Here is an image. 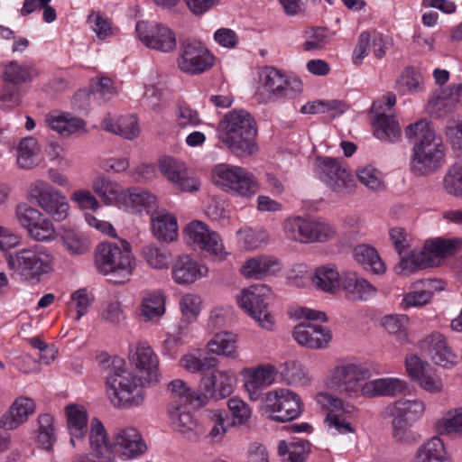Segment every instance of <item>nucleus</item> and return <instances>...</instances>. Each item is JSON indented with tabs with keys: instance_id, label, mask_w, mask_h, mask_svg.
I'll use <instances>...</instances> for the list:
<instances>
[{
	"instance_id": "obj_1",
	"label": "nucleus",
	"mask_w": 462,
	"mask_h": 462,
	"mask_svg": "<svg viewBox=\"0 0 462 462\" xmlns=\"http://www.w3.org/2000/svg\"><path fill=\"white\" fill-rule=\"evenodd\" d=\"M408 139L416 138L412 149L411 169L416 175L432 174L445 162L446 148L427 120L409 125L405 129Z\"/></svg>"
},
{
	"instance_id": "obj_2",
	"label": "nucleus",
	"mask_w": 462,
	"mask_h": 462,
	"mask_svg": "<svg viewBox=\"0 0 462 462\" xmlns=\"http://www.w3.org/2000/svg\"><path fill=\"white\" fill-rule=\"evenodd\" d=\"M257 127L254 118L245 110L228 112L218 125V138L236 156L257 152Z\"/></svg>"
},
{
	"instance_id": "obj_3",
	"label": "nucleus",
	"mask_w": 462,
	"mask_h": 462,
	"mask_svg": "<svg viewBox=\"0 0 462 462\" xmlns=\"http://www.w3.org/2000/svg\"><path fill=\"white\" fill-rule=\"evenodd\" d=\"M107 395L117 408L138 407L144 401L143 387L145 382L128 371L124 359L115 356L107 366Z\"/></svg>"
},
{
	"instance_id": "obj_4",
	"label": "nucleus",
	"mask_w": 462,
	"mask_h": 462,
	"mask_svg": "<svg viewBox=\"0 0 462 462\" xmlns=\"http://www.w3.org/2000/svg\"><path fill=\"white\" fill-rule=\"evenodd\" d=\"M120 245L104 242L95 249V266L99 273L109 275L116 282L128 281L134 268L131 245L125 240Z\"/></svg>"
},
{
	"instance_id": "obj_5",
	"label": "nucleus",
	"mask_w": 462,
	"mask_h": 462,
	"mask_svg": "<svg viewBox=\"0 0 462 462\" xmlns=\"http://www.w3.org/2000/svg\"><path fill=\"white\" fill-rule=\"evenodd\" d=\"M8 267L21 280L32 284L40 282L53 270V256L43 246L35 245L16 251L6 257Z\"/></svg>"
},
{
	"instance_id": "obj_6",
	"label": "nucleus",
	"mask_w": 462,
	"mask_h": 462,
	"mask_svg": "<svg viewBox=\"0 0 462 462\" xmlns=\"http://www.w3.org/2000/svg\"><path fill=\"white\" fill-rule=\"evenodd\" d=\"M301 91L302 81L299 78L287 77L273 67H264L255 96L260 103H268L295 98Z\"/></svg>"
},
{
	"instance_id": "obj_7",
	"label": "nucleus",
	"mask_w": 462,
	"mask_h": 462,
	"mask_svg": "<svg viewBox=\"0 0 462 462\" xmlns=\"http://www.w3.org/2000/svg\"><path fill=\"white\" fill-rule=\"evenodd\" d=\"M461 248V238L446 239L438 237L427 241L420 253H412L410 258L402 257L398 267L402 271L410 272L423 269L438 263L442 258L455 254Z\"/></svg>"
},
{
	"instance_id": "obj_8",
	"label": "nucleus",
	"mask_w": 462,
	"mask_h": 462,
	"mask_svg": "<svg viewBox=\"0 0 462 462\" xmlns=\"http://www.w3.org/2000/svg\"><path fill=\"white\" fill-rule=\"evenodd\" d=\"M282 229L287 239L301 244L324 243L337 235L329 223L300 216L286 218Z\"/></svg>"
},
{
	"instance_id": "obj_9",
	"label": "nucleus",
	"mask_w": 462,
	"mask_h": 462,
	"mask_svg": "<svg viewBox=\"0 0 462 462\" xmlns=\"http://www.w3.org/2000/svg\"><path fill=\"white\" fill-rule=\"evenodd\" d=\"M212 178L223 190L241 197H251L258 190L254 175L239 166L218 164L212 171Z\"/></svg>"
},
{
	"instance_id": "obj_10",
	"label": "nucleus",
	"mask_w": 462,
	"mask_h": 462,
	"mask_svg": "<svg viewBox=\"0 0 462 462\" xmlns=\"http://www.w3.org/2000/svg\"><path fill=\"white\" fill-rule=\"evenodd\" d=\"M29 195L36 204L54 221L65 220L69 212L67 198L49 183L36 180L31 184Z\"/></svg>"
},
{
	"instance_id": "obj_11",
	"label": "nucleus",
	"mask_w": 462,
	"mask_h": 462,
	"mask_svg": "<svg viewBox=\"0 0 462 462\" xmlns=\"http://www.w3.org/2000/svg\"><path fill=\"white\" fill-rule=\"evenodd\" d=\"M369 370L356 364L336 366L328 379V387L332 391L353 397L362 393L361 382L369 376Z\"/></svg>"
},
{
	"instance_id": "obj_12",
	"label": "nucleus",
	"mask_w": 462,
	"mask_h": 462,
	"mask_svg": "<svg viewBox=\"0 0 462 462\" xmlns=\"http://www.w3.org/2000/svg\"><path fill=\"white\" fill-rule=\"evenodd\" d=\"M266 410L275 421L285 422L298 418L303 411L300 397L289 389H277L268 392L264 399Z\"/></svg>"
},
{
	"instance_id": "obj_13",
	"label": "nucleus",
	"mask_w": 462,
	"mask_h": 462,
	"mask_svg": "<svg viewBox=\"0 0 462 462\" xmlns=\"http://www.w3.org/2000/svg\"><path fill=\"white\" fill-rule=\"evenodd\" d=\"M315 167L319 178L336 193L346 194L353 190L354 178L340 161L331 157H319Z\"/></svg>"
},
{
	"instance_id": "obj_14",
	"label": "nucleus",
	"mask_w": 462,
	"mask_h": 462,
	"mask_svg": "<svg viewBox=\"0 0 462 462\" xmlns=\"http://www.w3.org/2000/svg\"><path fill=\"white\" fill-rule=\"evenodd\" d=\"M214 61V55L200 42L186 41L181 44L178 67L182 72L201 74L210 69Z\"/></svg>"
},
{
	"instance_id": "obj_15",
	"label": "nucleus",
	"mask_w": 462,
	"mask_h": 462,
	"mask_svg": "<svg viewBox=\"0 0 462 462\" xmlns=\"http://www.w3.org/2000/svg\"><path fill=\"white\" fill-rule=\"evenodd\" d=\"M135 30L140 41L148 48L169 52L177 45L175 33L163 24L141 21Z\"/></svg>"
},
{
	"instance_id": "obj_16",
	"label": "nucleus",
	"mask_w": 462,
	"mask_h": 462,
	"mask_svg": "<svg viewBox=\"0 0 462 462\" xmlns=\"http://www.w3.org/2000/svg\"><path fill=\"white\" fill-rule=\"evenodd\" d=\"M271 296V289L260 283L243 289L236 300L238 306L251 318H269L268 300Z\"/></svg>"
},
{
	"instance_id": "obj_17",
	"label": "nucleus",
	"mask_w": 462,
	"mask_h": 462,
	"mask_svg": "<svg viewBox=\"0 0 462 462\" xmlns=\"http://www.w3.org/2000/svg\"><path fill=\"white\" fill-rule=\"evenodd\" d=\"M318 403L328 409L326 421L329 428L335 429L338 433L353 432L351 423L345 418L346 414L354 411L355 407L350 403H344L343 401L328 393H319L316 396Z\"/></svg>"
},
{
	"instance_id": "obj_18",
	"label": "nucleus",
	"mask_w": 462,
	"mask_h": 462,
	"mask_svg": "<svg viewBox=\"0 0 462 462\" xmlns=\"http://www.w3.org/2000/svg\"><path fill=\"white\" fill-rule=\"evenodd\" d=\"M417 346L422 356L430 358L437 365L449 367L456 364L457 356L439 332L434 331L425 336L417 343Z\"/></svg>"
},
{
	"instance_id": "obj_19",
	"label": "nucleus",
	"mask_w": 462,
	"mask_h": 462,
	"mask_svg": "<svg viewBox=\"0 0 462 462\" xmlns=\"http://www.w3.org/2000/svg\"><path fill=\"white\" fill-rule=\"evenodd\" d=\"M158 166L162 174L181 191L191 192L199 189V180L189 174L183 162L172 156H163L159 159Z\"/></svg>"
},
{
	"instance_id": "obj_20",
	"label": "nucleus",
	"mask_w": 462,
	"mask_h": 462,
	"mask_svg": "<svg viewBox=\"0 0 462 462\" xmlns=\"http://www.w3.org/2000/svg\"><path fill=\"white\" fill-rule=\"evenodd\" d=\"M184 232L189 242L200 250L215 255L223 254L224 245L220 236L217 232L209 230L203 222L199 220L190 222Z\"/></svg>"
},
{
	"instance_id": "obj_21",
	"label": "nucleus",
	"mask_w": 462,
	"mask_h": 462,
	"mask_svg": "<svg viewBox=\"0 0 462 462\" xmlns=\"http://www.w3.org/2000/svg\"><path fill=\"white\" fill-rule=\"evenodd\" d=\"M147 446L134 428L119 429L114 434L112 453L127 460L145 453Z\"/></svg>"
},
{
	"instance_id": "obj_22",
	"label": "nucleus",
	"mask_w": 462,
	"mask_h": 462,
	"mask_svg": "<svg viewBox=\"0 0 462 462\" xmlns=\"http://www.w3.org/2000/svg\"><path fill=\"white\" fill-rule=\"evenodd\" d=\"M130 363L141 374L140 378L145 383H157L159 381V360L152 348L140 344L129 354Z\"/></svg>"
},
{
	"instance_id": "obj_23",
	"label": "nucleus",
	"mask_w": 462,
	"mask_h": 462,
	"mask_svg": "<svg viewBox=\"0 0 462 462\" xmlns=\"http://www.w3.org/2000/svg\"><path fill=\"white\" fill-rule=\"evenodd\" d=\"M167 392L171 399L169 406L175 404L177 407H187L190 404L195 407H202L207 404L208 396L206 394L193 391L180 379L171 381L167 384Z\"/></svg>"
},
{
	"instance_id": "obj_24",
	"label": "nucleus",
	"mask_w": 462,
	"mask_h": 462,
	"mask_svg": "<svg viewBox=\"0 0 462 462\" xmlns=\"http://www.w3.org/2000/svg\"><path fill=\"white\" fill-rule=\"evenodd\" d=\"M207 273V266L199 263L187 255L178 257L172 266V278L176 283L180 285L193 283Z\"/></svg>"
},
{
	"instance_id": "obj_25",
	"label": "nucleus",
	"mask_w": 462,
	"mask_h": 462,
	"mask_svg": "<svg viewBox=\"0 0 462 462\" xmlns=\"http://www.w3.org/2000/svg\"><path fill=\"white\" fill-rule=\"evenodd\" d=\"M173 429L185 438L195 440L200 433L197 419L187 407L169 406L168 411Z\"/></svg>"
},
{
	"instance_id": "obj_26",
	"label": "nucleus",
	"mask_w": 462,
	"mask_h": 462,
	"mask_svg": "<svg viewBox=\"0 0 462 462\" xmlns=\"http://www.w3.org/2000/svg\"><path fill=\"white\" fill-rule=\"evenodd\" d=\"M201 384L208 398L214 400L224 399L233 391L232 377L224 371L213 370L209 375H203Z\"/></svg>"
},
{
	"instance_id": "obj_27",
	"label": "nucleus",
	"mask_w": 462,
	"mask_h": 462,
	"mask_svg": "<svg viewBox=\"0 0 462 462\" xmlns=\"http://www.w3.org/2000/svg\"><path fill=\"white\" fill-rule=\"evenodd\" d=\"M46 123L50 128L64 137L78 133H87L86 122L69 113H51L46 116Z\"/></svg>"
},
{
	"instance_id": "obj_28",
	"label": "nucleus",
	"mask_w": 462,
	"mask_h": 462,
	"mask_svg": "<svg viewBox=\"0 0 462 462\" xmlns=\"http://www.w3.org/2000/svg\"><path fill=\"white\" fill-rule=\"evenodd\" d=\"M34 411L35 403L32 399L18 398L10 407L8 412L0 419V427L5 430L15 429L26 421L28 416Z\"/></svg>"
},
{
	"instance_id": "obj_29",
	"label": "nucleus",
	"mask_w": 462,
	"mask_h": 462,
	"mask_svg": "<svg viewBox=\"0 0 462 462\" xmlns=\"http://www.w3.org/2000/svg\"><path fill=\"white\" fill-rule=\"evenodd\" d=\"M279 260L269 255L248 259L242 266L241 273L247 278L262 279L281 270Z\"/></svg>"
},
{
	"instance_id": "obj_30",
	"label": "nucleus",
	"mask_w": 462,
	"mask_h": 462,
	"mask_svg": "<svg viewBox=\"0 0 462 462\" xmlns=\"http://www.w3.org/2000/svg\"><path fill=\"white\" fill-rule=\"evenodd\" d=\"M407 383L397 378H381L365 383L362 386V394L366 397L393 396L402 393Z\"/></svg>"
},
{
	"instance_id": "obj_31",
	"label": "nucleus",
	"mask_w": 462,
	"mask_h": 462,
	"mask_svg": "<svg viewBox=\"0 0 462 462\" xmlns=\"http://www.w3.org/2000/svg\"><path fill=\"white\" fill-rule=\"evenodd\" d=\"M152 231L162 241L171 242L178 236L176 218L165 210L156 211L152 216Z\"/></svg>"
},
{
	"instance_id": "obj_32",
	"label": "nucleus",
	"mask_w": 462,
	"mask_h": 462,
	"mask_svg": "<svg viewBox=\"0 0 462 462\" xmlns=\"http://www.w3.org/2000/svg\"><path fill=\"white\" fill-rule=\"evenodd\" d=\"M101 125L104 130L128 140L135 139L140 134L138 122L134 115L122 116L116 121L107 116L102 120Z\"/></svg>"
},
{
	"instance_id": "obj_33",
	"label": "nucleus",
	"mask_w": 462,
	"mask_h": 462,
	"mask_svg": "<svg viewBox=\"0 0 462 462\" xmlns=\"http://www.w3.org/2000/svg\"><path fill=\"white\" fill-rule=\"evenodd\" d=\"M275 368L273 365L259 366L253 370L245 383V388L253 401L258 400L261 390L271 385L275 380Z\"/></svg>"
},
{
	"instance_id": "obj_34",
	"label": "nucleus",
	"mask_w": 462,
	"mask_h": 462,
	"mask_svg": "<svg viewBox=\"0 0 462 462\" xmlns=\"http://www.w3.org/2000/svg\"><path fill=\"white\" fill-rule=\"evenodd\" d=\"M67 428L70 443L75 446V439H83L88 431V412L84 407L69 404L66 407Z\"/></svg>"
},
{
	"instance_id": "obj_35",
	"label": "nucleus",
	"mask_w": 462,
	"mask_h": 462,
	"mask_svg": "<svg viewBox=\"0 0 462 462\" xmlns=\"http://www.w3.org/2000/svg\"><path fill=\"white\" fill-rule=\"evenodd\" d=\"M343 289L350 300H366L375 293V288L355 273L345 275Z\"/></svg>"
},
{
	"instance_id": "obj_36",
	"label": "nucleus",
	"mask_w": 462,
	"mask_h": 462,
	"mask_svg": "<svg viewBox=\"0 0 462 462\" xmlns=\"http://www.w3.org/2000/svg\"><path fill=\"white\" fill-rule=\"evenodd\" d=\"M92 189L106 205L121 203L124 199L125 189L122 186L105 175H99L93 180Z\"/></svg>"
},
{
	"instance_id": "obj_37",
	"label": "nucleus",
	"mask_w": 462,
	"mask_h": 462,
	"mask_svg": "<svg viewBox=\"0 0 462 462\" xmlns=\"http://www.w3.org/2000/svg\"><path fill=\"white\" fill-rule=\"evenodd\" d=\"M374 136L384 143H395L401 139L402 132L394 116L378 114L374 121Z\"/></svg>"
},
{
	"instance_id": "obj_38",
	"label": "nucleus",
	"mask_w": 462,
	"mask_h": 462,
	"mask_svg": "<svg viewBox=\"0 0 462 462\" xmlns=\"http://www.w3.org/2000/svg\"><path fill=\"white\" fill-rule=\"evenodd\" d=\"M311 281L317 289L331 294L336 293L340 287L339 273L333 264L317 267Z\"/></svg>"
},
{
	"instance_id": "obj_39",
	"label": "nucleus",
	"mask_w": 462,
	"mask_h": 462,
	"mask_svg": "<svg viewBox=\"0 0 462 462\" xmlns=\"http://www.w3.org/2000/svg\"><path fill=\"white\" fill-rule=\"evenodd\" d=\"M415 462H450V458L442 440L439 437H434L419 448Z\"/></svg>"
},
{
	"instance_id": "obj_40",
	"label": "nucleus",
	"mask_w": 462,
	"mask_h": 462,
	"mask_svg": "<svg viewBox=\"0 0 462 462\" xmlns=\"http://www.w3.org/2000/svg\"><path fill=\"white\" fill-rule=\"evenodd\" d=\"M310 452V443L306 439H294L290 443L281 440L278 444V454L282 457L288 454L282 462H305Z\"/></svg>"
},
{
	"instance_id": "obj_41",
	"label": "nucleus",
	"mask_w": 462,
	"mask_h": 462,
	"mask_svg": "<svg viewBox=\"0 0 462 462\" xmlns=\"http://www.w3.org/2000/svg\"><path fill=\"white\" fill-rule=\"evenodd\" d=\"M354 259L365 269L381 274L385 272V265L377 251L368 245H358L353 251Z\"/></svg>"
},
{
	"instance_id": "obj_42",
	"label": "nucleus",
	"mask_w": 462,
	"mask_h": 462,
	"mask_svg": "<svg viewBox=\"0 0 462 462\" xmlns=\"http://www.w3.org/2000/svg\"><path fill=\"white\" fill-rule=\"evenodd\" d=\"M89 444L92 451L98 457H103L112 453V445L107 440L105 427L97 418L91 420Z\"/></svg>"
},
{
	"instance_id": "obj_43",
	"label": "nucleus",
	"mask_w": 462,
	"mask_h": 462,
	"mask_svg": "<svg viewBox=\"0 0 462 462\" xmlns=\"http://www.w3.org/2000/svg\"><path fill=\"white\" fill-rule=\"evenodd\" d=\"M141 256L154 270L168 269L171 260V252L164 246L147 244L141 250Z\"/></svg>"
},
{
	"instance_id": "obj_44",
	"label": "nucleus",
	"mask_w": 462,
	"mask_h": 462,
	"mask_svg": "<svg viewBox=\"0 0 462 462\" xmlns=\"http://www.w3.org/2000/svg\"><path fill=\"white\" fill-rule=\"evenodd\" d=\"M425 405L420 400H398L393 405L388 406L390 415L401 416L413 423L424 412Z\"/></svg>"
},
{
	"instance_id": "obj_45",
	"label": "nucleus",
	"mask_w": 462,
	"mask_h": 462,
	"mask_svg": "<svg viewBox=\"0 0 462 462\" xmlns=\"http://www.w3.org/2000/svg\"><path fill=\"white\" fill-rule=\"evenodd\" d=\"M60 236L63 247L70 255H82L90 250L88 238L79 231L66 229Z\"/></svg>"
},
{
	"instance_id": "obj_46",
	"label": "nucleus",
	"mask_w": 462,
	"mask_h": 462,
	"mask_svg": "<svg viewBox=\"0 0 462 462\" xmlns=\"http://www.w3.org/2000/svg\"><path fill=\"white\" fill-rule=\"evenodd\" d=\"M40 152L39 144L33 137H26L20 141L17 146L16 162L19 168L29 170L36 164Z\"/></svg>"
},
{
	"instance_id": "obj_47",
	"label": "nucleus",
	"mask_w": 462,
	"mask_h": 462,
	"mask_svg": "<svg viewBox=\"0 0 462 462\" xmlns=\"http://www.w3.org/2000/svg\"><path fill=\"white\" fill-rule=\"evenodd\" d=\"M139 310L143 318H161L166 311V296L161 291L148 292L143 297Z\"/></svg>"
},
{
	"instance_id": "obj_48",
	"label": "nucleus",
	"mask_w": 462,
	"mask_h": 462,
	"mask_svg": "<svg viewBox=\"0 0 462 462\" xmlns=\"http://www.w3.org/2000/svg\"><path fill=\"white\" fill-rule=\"evenodd\" d=\"M423 78L413 67H406L395 83V89L401 95L421 91Z\"/></svg>"
},
{
	"instance_id": "obj_49",
	"label": "nucleus",
	"mask_w": 462,
	"mask_h": 462,
	"mask_svg": "<svg viewBox=\"0 0 462 462\" xmlns=\"http://www.w3.org/2000/svg\"><path fill=\"white\" fill-rule=\"evenodd\" d=\"M212 354L235 357L236 349V336L231 332L223 331L215 337L207 345Z\"/></svg>"
},
{
	"instance_id": "obj_50",
	"label": "nucleus",
	"mask_w": 462,
	"mask_h": 462,
	"mask_svg": "<svg viewBox=\"0 0 462 462\" xmlns=\"http://www.w3.org/2000/svg\"><path fill=\"white\" fill-rule=\"evenodd\" d=\"M155 197L148 191L134 188L124 191V199L121 203L127 208L138 210L141 208H153L155 206Z\"/></svg>"
},
{
	"instance_id": "obj_51",
	"label": "nucleus",
	"mask_w": 462,
	"mask_h": 462,
	"mask_svg": "<svg viewBox=\"0 0 462 462\" xmlns=\"http://www.w3.org/2000/svg\"><path fill=\"white\" fill-rule=\"evenodd\" d=\"M238 235L243 247L246 250L261 248L268 244L269 235L263 228L245 227L239 230Z\"/></svg>"
},
{
	"instance_id": "obj_52",
	"label": "nucleus",
	"mask_w": 462,
	"mask_h": 462,
	"mask_svg": "<svg viewBox=\"0 0 462 462\" xmlns=\"http://www.w3.org/2000/svg\"><path fill=\"white\" fill-rule=\"evenodd\" d=\"M356 176L360 183L371 190L381 191L385 188L383 173L372 165L357 169Z\"/></svg>"
},
{
	"instance_id": "obj_53",
	"label": "nucleus",
	"mask_w": 462,
	"mask_h": 462,
	"mask_svg": "<svg viewBox=\"0 0 462 462\" xmlns=\"http://www.w3.org/2000/svg\"><path fill=\"white\" fill-rule=\"evenodd\" d=\"M312 333H315V326L310 321H304L297 325L293 329V338L303 346L312 349L321 348L322 343L319 338L311 337Z\"/></svg>"
},
{
	"instance_id": "obj_54",
	"label": "nucleus",
	"mask_w": 462,
	"mask_h": 462,
	"mask_svg": "<svg viewBox=\"0 0 462 462\" xmlns=\"http://www.w3.org/2000/svg\"><path fill=\"white\" fill-rule=\"evenodd\" d=\"M424 285L425 283L423 282H417L414 285V289L403 297L401 302L402 309L406 310L411 307H420L430 300L432 292L430 289H425Z\"/></svg>"
},
{
	"instance_id": "obj_55",
	"label": "nucleus",
	"mask_w": 462,
	"mask_h": 462,
	"mask_svg": "<svg viewBox=\"0 0 462 462\" xmlns=\"http://www.w3.org/2000/svg\"><path fill=\"white\" fill-rule=\"evenodd\" d=\"M29 236L38 242H49L55 237V227L52 222L41 213V219L37 220L27 229Z\"/></svg>"
},
{
	"instance_id": "obj_56",
	"label": "nucleus",
	"mask_w": 462,
	"mask_h": 462,
	"mask_svg": "<svg viewBox=\"0 0 462 462\" xmlns=\"http://www.w3.org/2000/svg\"><path fill=\"white\" fill-rule=\"evenodd\" d=\"M281 374L289 384L306 385L310 381L301 365L294 360L281 365Z\"/></svg>"
},
{
	"instance_id": "obj_57",
	"label": "nucleus",
	"mask_w": 462,
	"mask_h": 462,
	"mask_svg": "<svg viewBox=\"0 0 462 462\" xmlns=\"http://www.w3.org/2000/svg\"><path fill=\"white\" fill-rule=\"evenodd\" d=\"M217 364L216 357H198L192 354L185 355L180 359V365L186 370L191 373H201L205 374L206 372L213 369Z\"/></svg>"
},
{
	"instance_id": "obj_58",
	"label": "nucleus",
	"mask_w": 462,
	"mask_h": 462,
	"mask_svg": "<svg viewBox=\"0 0 462 462\" xmlns=\"http://www.w3.org/2000/svg\"><path fill=\"white\" fill-rule=\"evenodd\" d=\"M39 434L38 441L46 450H51L56 440L53 428V418L50 414H42L39 416Z\"/></svg>"
},
{
	"instance_id": "obj_59",
	"label": "nucleus",
	"mask_w": 462,
	"mask_h": 462,
	"mask_svg": "<svg viewBox=\"0 0 462 462\" xmlns=\"http://www.w3.org/2000/svg\"><path fill=\"white\" fill-rule=\"evenodd\" d=\"M443 187L448 194L462 199V163H456L448 171Z\"/></svg>"
},
{
	"instance_id": "obj_60",
	"label": "nucleus",
	"mask_w": 462,
	"mask_h": 462,
	"mask_svg": "<svg viewBox=\"0 0 462 462\" xmlns=\"http://www.w3.org/2000/svg\"><path fill=\"white\" fill-rule=\"evenodd\" d=\"M380 326L401 344L409 343V319H379Z\"/></svg>"
},
{
	"instance_id": "obj_61",
	"label": "nucleus",
	"mask_w": 462,
	"mask_h": 462,
	"mask_svg": "<svg viewBox=\"0 0 462 462\" xmlns=\"http://www.w3.org/2000/svg\"><path fill=\"white\" fill-rule=\"evenodd\" d=\"M393 417L392 421L393 437V439L402 443H411L416 440L415 435L411 430L412 423L406 420V419L392 415Z\"/></svg>"
},
{
	"instance_id": "obj_62",
	"label": "nucleus",
	"mask_w": 462,
	"mask_h": 462,
	"mask_svg": "<svg viewBox=\"0 0 462 462\" xmlns=\"http://www.w3.org/2000/svg\"><path fill=\"white\" fill-rule=\"evenodd\" d=\"M41 213L37 208L29 206L26 203L17 205L15 215L20 225L26 230L37 220L41 219Z\"/></svg>"
},
{
	"instance_id": "obj_63",
	"label": "nucleus",
	"mask_w": 462,
	"mask_h": 462,
	"mask_svg": "<svg viewBox=\"0 0 462 462\" xmlns=\"http://www.w3.org/2000/svg\"><path fill=\"white\" fill-rule=\"evenodd\" d=\"M4 77L7 81L20 84L31 78V72L29 68L22 66L16 61H11L5 69Z\"/></svg>"
},
{
	"instance_id": "obj_64",
	"label": "nucleus",
	"mask_w": 462,
	"mask_h": 462,
	"mask_svg": "<svg viewBox=\"0 0 462 462\" xmlns=\"http://www.w3.org/2000/svg\"><path fill=\"white\" fill-rule=\"evenodd\" d=\"M88 22L97 36L103 40L112 34V27L109 20L100 13H92L88 17Z\"/></svg>"
}]
</instances>
